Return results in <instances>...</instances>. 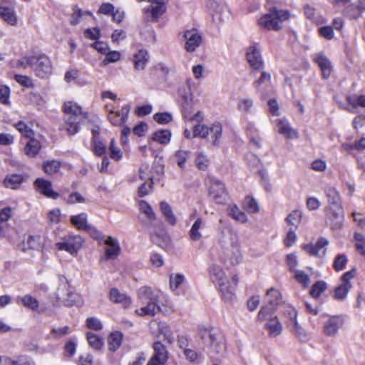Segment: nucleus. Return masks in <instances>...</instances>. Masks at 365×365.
I'll return each instance as SVG.
<instances>
[{"instance_id":"obj_55","label":"nucleus","mask_w":365,"mask_h":365,"mask_svg":"<svg viewBox=\"0 0 365 365\" xmlns=\"http://www.w3.org/2000/svg\"><path fill=\"white\" fill-rule=\"evenodd\" d=\"M64 305L67 307L81 306L83 301L80 295L76 293H68L67 298L63 302Z\"/></svg>"},{"instance_id":"obj_39","label":"nucleus","mask_w":365,"mask_h":365,"mask_svg":"<svg viewBox=\"0 0 365 365\" xmlns=\"http://www.w3.org/2000/svg\"><path fill=\"white\" fill-rule=\"evenodd\" d=\"M60 168L61 163L58 160H47L43 163V171L48 175H53L58 173Z\"/></svg>"},{"instance_id":"obj_15","label":"nucleus","mask_w":365,"mask_h":365,"mask_svg":"<svg viewBox=\"0 0 365 365\" xmlns=\"http://www.w3.org/2000/svg\"><path fill=\"white\" fill-rule=\"evenodd\" d=\"M34 184L36 190L44 196L51 199L58 198L59 195L53 190L51 181L43 178H37Z\"/></svg>"},{"instance_id":"obj_9","label":"nucleus","mask_w":365,"mask_h":365,"mask_svg":"<svg viewBox=\"0 0 365 365\" xmlns=\"http://www.w3.org/2000/svg\"><path fill=\"white\" fill-rule=\"evenodd\" d=\"M150 3V6L145 9V15L148 21H156L158 18L165 11V4L168 0H148Z\"/></svg>"},{"instance_id":"obj_16","label":"nucleus","mask_w":365,"mask_h":365,"mask_svg":"<svg viewBox=\"0 0 365 365\" xmlns=\"http://www.w3.org/2000/svg\"><path fill=\"white\" fill-rule=\"evenodd\" d=\"M12 216V209L10 207H6L0 210V238L8 237L11 227L9 225V220Z\"/></svg>"},{"instance_id":"obj_35","label":"nucleus","mask_w":365,"mask_h":365,"mask_svg":"<svg viewBox=\"0 0 365 365\" xmlns=\"http://www.w3.org/2000/svg\"><path fill=\"white\" fill-rule=\"evenodd\" d=\"M71 222L79 230H85L89 225H87V215L85 212L71 216Z\"/></svg>"},{"instance_id":"obj_27","label":"nucleus","mask_w":365,"mask_h":365,"mask_svg":"<svg viewBox=\"0 0 365 365\" xmlns=\"http://www.w3.org/2000/svg\"><path fill=\"white\" fill-rule=\"evenodd\" d=\"M110 299L114 303L121 304L124 307L130 304V299L125 294L120 293L118 289L113 288L110 291Z\"/></svg>"},{"instance_id":"obj_42","label":"nucleus","mask_w":365,"mask_h":365,"mask_svg":"<svg viewBox=\"0 0 365 365\" xmlns=\"http://www.w3.org/2000/svg\"><path fill=\"white\" fill-rule=\"evenodd\" d=\"M254 106V101L250 98H240L237 103V109L245 113H250Z\"/></svg>"},{"instance_id":"obj_24","label":"nucleus","mask_w":365,"mask_h":365,"mask_svg":"<svg viewBox=\"0 0 365 365\" xmlns=\"http://www.w3.org/2000/svg\"><path fill=\"white\" fill-rule=\"evenodd\" d=\"M277 127L278 132L288 138H297L298 137L297 132L291 128L284 120H277Z\"/></svg>"},{"instance_id":"obj_37","label":"nucleus","mask_w":365,"mask_h":365,"mask_svg":"<svg viewBox=\"0 0 365 365\" xmlns=\"http://www.w3.org/2000/svg\"><path fill=\"white\" fill-rule=\"evenodd\" d=\"M190 152L189 150H179L175 152L173 158L177 163L180 168L184 169L185 167V163L190 158Z\"/></svg>"},{"instance_id":"obj_3","label":"nucleus","mask_w":365,"mask_h":365,"mask_svg":"<svg viewBox=\"0 0 365 365\" xmlns=\"http://www.w3.org/2000/svg\"><path fill=\"white\" fill-rule=\"evenodd\" d=\"M138 295L143 303H147L146 306L135 311L138 315L154 316L160 311L158 294L150 287L140 289Z\"/></svg>"},{"instance_id":"obj_46","label":"nucleus","mask_w":365,"mask_h":365,"mask_svg":"<svg viewBox=\"0 0 365 365\" xmlns=\"http://www.w3.org/2000/svg\"><path fill=\"white\" fill-rule=\"evenodd\" d=\"M275 308L272 307H269L267 305L263 306L258 314H257V320L259 322H264L266 320H269L270 318H273V314Z\"/></svg>"},{"instance_id":"obj_62","label":"nucleus","mask_w":365,"mask_h":365,"mask_svg":"<svg viewBox=\"0 0 365 365\" xmlns=\"http://www.w3.org/2000/svg\"><path fill=\"white\" fill-rule=\"evenodd\" d=\"M355 246L358 252L365 256V238L359 233L354 234Z\"/></svg>"},{"instance_id":"obj_49","label":"nucleus","mask_w":365,"mask_h":365,"mask_svg":"<svg viewBox=\"0 0 365 365\" xmlns=\"http://www.w3.org/2000/svg\"><path fill=\"white\" fill-rule=\"evenodd\" d=\"M289 331L295 335L296 337L302 340L306 337V333L304 329L299 324L297 320L294 322H292L289 325L287 326Z\"/></svg>"},{"instance_id":"obj_25","label":"nucleus","mask_w":365,"mask_h":365,"mask_svg":"<svg viewBox=\"0 0 365 365\" xmlns=\"http://www.w3.org/2000/svg\"><path fill=\"white\" fill-rule=\"evenodd\" d=\"M151 326H156L160 333L164 336L165 340L168 344H173L174 341L173 333L165 322L154 321L151 323Z\"/></svg>"},{"instance_id":"obj_41","label":"nucleus","mask_w":365,"mask_h":365,"mask_svg":"<svg viewBox=\"0 0 365 365\" xmlns=\"http://www.w3.org/2000/svg\"><path fill=\"white\" fill-rule=\"evenodd\" d=\"M139 209L141 212L145 215L150 221H155L157 218L152 207L145 200H140L139 202Z\"/></svg>"},{"instance_id":"obj_36","label":"nucleus","mask_w":365,"mask_h":365,"mask_svg":"<svg viewBox=\"0 0 365 365\" xmlns=\"http://www.w3.org/2000/svg\"><path fill=\"white\" fill-rule=\"evenodd\" d=\"M171 133L168 130H157L153 134V140L160 144H168L170 141Z\"/></svg>"},{"instance_id":"obj_45","label":"nucleus","mask_w":365,"mask_h":365,"mask_svg":"<svg viewBox=\"0 0 365 365\" xmlns=\"http://www.w3.org/2000/svg\"><path fill=\"white\" fill-rule=\"evenodd\" d=\"M24 245L21 249L24 251L29 249H35L39 243V237L34 235H27L24 237Z\"/></svg>"},{"instance_id":"obj_23","label":"nucleus","mask_w":365,"mask_h":365,"mask_svg":"<svg viewBox=\"0 0 365 365\" xmlns=\"http://www.w3.org/2000/svg\"><path fill=\"white\" fill-rule=\"evenodd\" d=\"M264 328L271 337L279 335L282 331V324L276 316L269 319L265 324Z\"/></svg>"},{"instance_id":"obj_4","label":"nucleus","mask_w":365,"mask_h":365,"mask_svg":"<svg viewBox=\"0 0 365 365\" xmlns=\"http://www.w3.org/2000/svg\"><path fill=\"white\" fill-rule=\"evenodd\" d=\"M222 135V125L219 122H215L210 126L198 123L193 128V137L207 138L213 145L220 144Z\"/></svg>"},{"instance_id":"obj_10","label":"nucleus","mask_w":365,"mask_h":365,"mask_svg":"<svg viewBox=\"0 0 365 365\" xmlns=\"http://www.w3.org/2000/svg\"><path fill=\"white\" fill-rule=\"evenodd\" d=\"M246 56L247 60L253 70L262 71L264 68V64L261 52L256 45L248 47Z\"/></svg>"},{"instance_id":"obj_6","label":"nucleus","mask_w":365,"mask_h":365,"mask_svg":"<svg viewBox=\"0 0 365 365\" xmlns=\"http://www.w3.org/2000/svg\"><path fill=\"white\" fill-rule=\"evenodd\" d=\"M31 69L38 77L47 78L52 72L51 60L45 54L34 55Z\"/></svg>"},{"instance_id":"obj_8","label":"nucleus","mask_w":365,"mask_h":365,"mask_svg":"<svg viewBox=\"0 0 365 365\" xmlns=\"http://www.w3.org/2000/svg\"><path fill=\"white\" fill-rule=\"evenodd\" d=\"M327 223L331 230H337L342 227L344 219L343 208L325 209Z\"/></svg>"},{"instance_id":"obj_28","label":"nucleus","mask_w":365,"mask_h":365,"mask_svg":"<svg viewBox=\"0 0 365 365\" xmlns=\"http://www.w3.org/2000/svg\"><path fill=\"white\" fill-rule=\"evenodd\" d=\"M205 227V223L201 217L197 218L193 225H192L189 235L191 240L198 241L202 237V234L200 230Z\"/></svg>"},{"instance_id":"obj_22","label":"nucleus","mask_w":365,"mask_h":365,"mask_svg":"<svg viewBox=\"0 0 365 365\" xmlns=\"http://www.w3.org/2000/svg\"><path fill=\"white\" fill-rule=\"evenodd\" d=\"M314 61L320 67L323 78H328L332 71V66L330 61L327 57L322 53L317 54L315 56Z\"/></svg>"},{"instance_id":"obj_32","label":"nucleus","mask_w":365,"mask_h":365,"mask_svg":"<svg viewBox=\"0 0 365 365\" xmlns=\"http://www.w3.org/2000/svg\"><path fill=\"white\" fill-rule=\"evenodd\" d=\"M208 6L212 10V15L215 18H217L219 20H223L222 16L225 14L227 11L226 6L222 3H217L213 1L209 2Z\"/></svg>"},{"instance_id":"obj_50","label":"nucleus","mask_w":365,"mask_h":365,"mask_svg":"<svg viewBox=\"0 0 365 365\" xmlns=\"http://www.w3.org/2000/svg\"><path fill=\"white\" fill-rule=\"evenodd\" d=\"M6 365H35L34 362L29 357L21 356L16 359L7 358L5 359Z\"/></svg>"},{"instance_id":"obj_47","label":"nucleus","mask_w":365,"mask_h":365,"mask_svg":"<svg viewBox=\"0 0 365 365\" xmlns=\"http://www.w3.org/2000/svg\"><path fill=\"white\" fill-rule=\"evenodd\" d=\"M199 334L203 342L207 346H213L216 339L215 334L212 331L207 329H200Z\"/></svg>"},{"instance_id":"obj_58","label":"nucleus","mask_w":365,"mask_h":365,"mask_svg":"<svg viewBox=\"0 0 365 365\" xmlns=\"http://www.w3.org/2000/svg\"><path fill=\"white\" fill-rule=\"evenodd\" d=\"M69 333V327L65 326L63 327L53 328L49 335L48 339H56L67 335Z\"/></svg>"},{"instance_id":"obj_56","label":"nucleus","mask_w":365,"mask_h":365,"mask_svg":"<svg viewBox=\"0 0 365 365\" xmlns=\"http://www.w3.org/2000/svg\"><path fill=\"white\" fill-rule=\"evenodd\" d=\"M352 285H346L341 283V284L339 285L336 287L334 291V298L337 300H343L344 299L349 290L351 289Z\"/></svg>"},{"instance_id":"obj_59","label":"nucleus","mask_w":365,"mask_h":365,"mask_svg":"<svg viewBox=\"0 0 365 365\" xmlns=\"http://www.w3.org/2000/svg\"><path fill=\"white\" fill-rule=\"evenodd\" d=\"M210 163L207 157L202 153L199 152L196 153L195 165L200 170H205Z\"/></svg>"},{"instance_id":"obj_43","label":"nucleus","mask_w":365,"mask_h":365,"mask_svg":"<svg viewBox=\"0 0 365 365\" xmlns=\"http://www.w3.org/2000/svg\"><path fill=\"white\" fill-rule=\"evenodd\" d=\"M261 75L256 81L253 82V86L256 88L258 92H261V88L262 85H267L271 81V75L264 71H260Z\"/></svg>"},{"instance_id":"obj_52","label":"nucleus","mask_w":365,"mask_h":365,"mask_svg":"<svg viewBox=\"0 0 365 365\" xmlns=\"http://www.w3.org/2000/svg\"><path fill=\"white\" fill-rule=\"evenodd\" d=\"M327 288V283L324 281H318L313 284L310 290V295L313 298L319 297Z\"/></svg>"},{"instance_id":"obj_53","label":"nucleus","mask_w":365,"mask_h":365,"mask_svg":"<svg viewBox=\"0 0 365 365\" xmlns=\"http://www.w3.org/2000/svg\"><path fill=\"white\" fill-rule=\"evenodd\" d=\"M346 101L353 108L358 106L365 108V95H353L347 96Z\"/></svg>"},{"instance_id":"obj_44","label":"nucleus","mask_w":365,"mask_h":365,"mask_svg":"<svg viewBox=\"0 0 365 365\" xmlns=\"http://www.w3.org/2000/svg\"><path fill=\"white\" fill-rule=\"evenodd\" d=\"M41 148L40 143L34 139H31L25 147V153L29 157H34Z\"/></svg>"},{"instance_id":"obj_54","label":"nucleus","mask_w":365,"mask_h":365,"mask_svg":"<svg viewBox=\"0 0 365 365\" xmlns=\"http://www.w3.org/2000/svg\"><path fill=\"white\" fill-rule=\"evenodd\" d=\"M87 340L89 345L94 349L99 350L103 345V339L95 334L87 333Z\"/></svg>"},{"instance_id":"obj_12","label":"nucleus","mask_w":365,"mask_h":365,"mask_svg":"<svg viewBox=\"0 0 365 365\" xmlns=\"http://www.w3.org/2000/svg\"><path fill=\"white\" fill-rule=\"evenodd\" d=\"M209 195L217 203H224L227 197L224 184L217 180H212Z\"/></svg>"},{"instance_id":"obj_17","label":"nucleus","mask_w":365,"mask_h":365,"mask_svg":"<svg viewBox=\"0 0 365 365\" xmlns=\"http://www.w3.org/2000/svg\"><path fill=\"white\" fill-rule=\"evenodd\" d=\"M324 192L328 203L325 209L343 208L339 193L334 187H327Z\"/></svg>"},{"instance_id":"obj_33","label":"nucleus","mask_w":365,"mask_h":365,"mask_svg":"<svg viewBox=\"0 0 365 365\" xmlns=\"http://www.w3.org/2000/svg\"><path fill=\"white\" fill-rule=\"evenodd\" d=\"M160 209L167 222L171 225H175L176 224V218L169 204L164 201L161 202L160 203Z\"/></svg>"},{"instance_id":"obj_60","label":"nucleus","mask_w":365,"mask_h":365,"mask_svg":"<svg viewBox=\"0 0 365 365\" xmlns=\"http://www.w3.org/2000/svg\"><path fill=\"white\" fill-rule=\"evenodd\" d=\"M347 257L345 255L341 254L338 255L334 259L333 263V267L335 271L340 272L345 267L347 264Z\"/></svg>"},{"instance_id":"obj_14","label":"nucleus","mask_w":365,"mask_h":365,"mask_svg":"<svg viewBox=\"0 0 365 365\" xmlns=\"http://www.w3.org/2000/svg\"><path fill=\"white\" fill-rule=\"evenodd\" d=\"M130 108L128 105L123 106L118 111L110 110L108 118L109 121L115 126H123L126 122Z\"/></svg>"},{"instance_id":"obj_30","label":"nucleus","mask_w":365,"mask_h":365,"mask_svg":"<svg viewBox=\"0 0 365 365\" xmlns=\"http://www.w3.org/2000/svg\"><path fill=\"white\" fill-rule=\"evenodd\" d=\"M282 301V295L280 292L274 288H271L267 292L265 297V302L269 306L275 308L277 305L280 304Z\"/></svg>"},{"instance_id":"obj_63","label":"nucleus","mask_w":365,"mask_h":365,"mask_svg":"<svg viewBox=\"0 0 365 365\" xmlns=\"http://www.w3.org/2000/svg\"><path fill=\"white\" fill-rule=\"evenodd\" d=\"M106 57L103 61V63L104 65H107L110 63H115L120 59L121 54L119 51H108L105 54Z\"/></svg>"},{"instance_id":"obj_34","label":"nucleus","mask_w":365,"mask_h":365,"mask_svg":"<svg viewBox=\"0 0 365 365\" xmlns=\"http://www.w3.org/2000/svg\"><path fill=\"white\" fill-rule=\"evenodd\" d=\"M23 182V177L21 175L11 174L8 175L4 181V185L7 188L16 189Z\"/></svg>"},{"instance_id":"obj_38","label":"nucleus","mask_w":365,"mask_h":365,"mask_svg":"<svg viewBox=\"0 0 365 365\" xmlns=\"http://www.w3.org/2000/svg\"><path fill=\"white\" fill-rule=\"evenodd\" d=\"M302 215L299 210H294L287 215L285 220L287 223L292 227L294 230L298 228L299 225L302 221Z\"/></svg>"},{"instance_id":"obj_1","label":"nucleus","mask_w":365,"mask_h":365,"mask_svg":"<svg viewBox=\"0 0 365 365\" xmlns=\"http://www.w3.org/2000/svg\"><path fill=\"white\" fill-rule=\"evenodd\" d=\"M65 122L61 126L69 135H75L80 130V125L86 121L88 114L82 110L81 106L72 101L66 102L63 105Z\"/></svg>"},{"instance_id":"obj_57","label":"nucleus","mask_w":365,"mask_h":365,"mask_svg":"<svg viewBox=\"0 0 365 365\" xmlns=\"http://www.w3.org/2000/svg\"><path fill=\"white\" fill-rule=\"evenodd\" d=\"M20 300L24 307L31 310H36L38 307V301L30 294L22 297Z\"/></svg>"},{"instance_id":"obj_61","label":"nucleus","mask_w":365,"mask_h":365,"mask_svg":"<svg viewBox=\"0 0 365 365\" xmlns=\"http://www.w3.org/2000/svg\"><path fill=\"white\" fill-rule=\"evenodd\" d=\"M284 314L287 317V326L289 325L290 324H292V322H294L297 320V311L294 309V307L291 306L286 305L284 307Z\"/></svg>"},{"instance_id":"obj_19","label":"nucleus","mask_w":365,"mask_h":365,"mask_svg":"<svg viewBox=\"0 0 365 365\" xmlns=\"http://www.w3.org/2000/svg\"><path fill=\"white\" fill-rule=\"evenodd\" d=\"M150 59V55L146 49H139L133 57L134 68L136 71H143Z\"/></svg>"},{"instance_id":"obj_20","label":"nucleus","mask_w":365,"mask_h":365,"mask_svg":"<svg viewBox=\"0 0 365 365\" xmlns=\"http://www.w3.org/2000/svg\"><path fill=\"white\" fill-rule=\"evenodd\" d=\"M344 319L339 316H334L330 317L325 323L324 327V331L327 336L335 335L339 329L343 325Z\"/></svg>"},{"instance_id":"obj_29","label":"nucleus","mask_w":365,"mask_h":365,"mask_svg":"<svg viewBox=\"0 0 365 365\" xmlns=\"http://www.w3.org/2000/svg\"><path fill=\"white\" fill-rule=\"evenodd\" d=\"M123 334L120 331L112 332L108 337V349L111 351H115L122 344Z\"/></svg>"},{"instance_id":"obj_51","label":"nucleus","mask_w":365,"mask_h":365,"mask_svg":"<svg viewBox=\"0 0 365 365\" xmlns=\"http://www.w3.org/2000/svg\"><path fill=\"white\" fill-rule=\"evenodd\" d=\"M243 207L248 212L256 213L259 211L256 200L250 196H247L243 200Z\"/></svg>"},{"instance_id":"obj_48","label":"nucleus","mask_w":365,"mask_h":365,"mask_svg":"<svg viewBox=\"0 0 365 365\" xmlns=\"http://www.w3.org/2000/svg\"><path fill=\"white\" fill-rule=\"evenodd\" d=\"M185 277L180 273H174L170 275V287L173 291L178 289L184 282Z\"/></svg>"},{"instance_id":"obj_31","label":"nucleus","mask_w":365,"mask_h":365,"mask_svg":"<svg viewBox=\"0 0 365 365\" xmlns=\"http://www.w3.org/2000/svg\"><path fill=\"white\" fill-rule=\"evenodd\" d=\"M0 16L11 26H14L17 22L16 16L13 9L10 7L0 6Z\"/></svg>"},{"instance_id":"obj_26","label":"nucleus","mask_w":365,"mask_h":365,"mask_svg":"<svg viewBox=\"0 0 365 365\" xmlns=\"http://www.w3.org/2000/svg\"><path fill=\"white\" fill-rule=\"evenodd\" d=\"M154 354L153 358L156 359L160 363L165 364L168 359V352L166 347L160 341L153 344Z\"/></svg>"},{"instance_id":"obj_2","label":"nucleus","mask_w":365,"mask_h":365,"mask_svg":"<svg viewBox=\"0 0 365 365\" xmlns=\"http://www.w3.org/2000/svg\"><path fill=\"white\" fill-rule=\"evenodd\" d=\"M210 274L212 282L218 287L224 300L232 301L235 297L234 288L222 269L216 264L210 267Z\"/></svg>"},{"instance_id":"obj_7","label":"nucleus","mask_w":365,"mask_h":365,"mask_svg":"<svg viewBox=\"0 0 365 365\" xmlns=\"http://www.w3.org/2000/svg\"><path fill=\"white\" fill-rule=\"evenodd\" d=\"M83 242V238L79 235H70L63 238L61 242L56 243V247L59 250H65L71 255H75L81 247Z\"/></svg>"},{"instance_id":"obj_40","label":"nucleus","mask_w":365,"mask_h":365,"mask_svg":"<svg viewBox=\"0 0 365 365\" xmlns=\"http://www.w3.org/2000/svg\"><path fill=\"white\" fill-rule=\"evenodd\" d=\"M229 215L235 220L244 223L247 221V217L246 214L241 211L239 207L236 205L230 206L228 209Z\"/></svg>"},{"instance_id":"obj_11","label":"nucleus","mask_w":365,"mask_h":365,"mask_svg":"<svg viewBox=\"0 0 365 365\" xmlns=\"http://www.w3.org/2000/svg\"><path fill=\"white\" fill-rule=\"evenodd\" d=\"M185 49L194 52L202 43V36L197 29L187 30L184 33Z\"/></svg>"},{"instance_id":"obj_18","label":"nucleus","mask_w":365,"mask_h":365,"mask_svg":"<svg viewBox=\"0 0 365 365\" xmlns=\"http://www.w3.org/2000/svg\"><path fill=\"white\" fill-rule=\"evenodd\" d=\"M179 103H180L185 118H189L192 109V94L190 91L185 88L179 90Z\"/></svg>"},{"instance_id":"obj_21","label":"nucleus","mask_w":365,"mask_h":365,"mask_svg":"<svg viewBox=\"0 0 365 365\" xmlns=\"http://www.w3.org/2000/svg\"><path fill=\"white\" fill-rule=\"evenodd\" d=\"M104 243L108 246L105 250V258L106 260L115 259L120 253V247L118 241L109 236L106 237Z\"/></svg>"},{"instance_id":"obj_5","label":"nucleus","mask_w":365,"mask_h":365,"mask_svg":"<svg viewBox=\"0 0 365 365\" xmlns=\"http://www.w3.org/2000/svg\"><path fill=\"white\" fill-rule=\"evenodd\" d=\"M289 14L287 11L269 9V13L263 15L258 21L259 24L267 30L277 31L280 29L279 22L288 19Z\"/></svg>"},{"instance_id":"obj_13","label":"nucleus","mask_w":365,"mask_h":365,"mask_svg":"<svg viewBox=\"0 0 365 365\" xmlns=\"http://www.w3.org/2000/svg\"><path fill=\"white\" fill-rule=\"evenodd\" d=\"M329 241L324 237L318 239L315 245L307 244L304 245V250L310 255L319 257H323L326 254L327 248Z\"/></svg>"},{"instance_id":"obj_64","label":"nucleus","mask_w":365,"mask_h":365,"mask_svg":"<svg viewBox=\"0 0 365 365\" xmlns=\"http://www.w3.org/2000/svg\"><path fill=\"white\" fill-rule=\"evenodd\" d=\"M14 127L17 130L27 138H31L34 134L32 130L23 121H19L15 123Z\"/></svg>"}]
</instances>
